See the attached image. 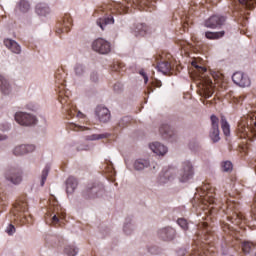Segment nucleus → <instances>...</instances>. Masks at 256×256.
<instances>
[{"instance_id": "obj_1", "label": "nucleus", "mask_w": 256, "mask_h": 256, "mask_svg": "<svg viewBox=\"0 0 256 256\" xmlns=\"http://www.w3.org/2000/svg\"><path fill=\"white\" fill-rule=\"evenodd\" d=\"M105 195V187L101 183L88 184L82 191V197L84 199H99Z\"/></svg>"}, {"instance_id": "obj_2", "label": "nucleus", "mask_w": 256, "mask_h": 256, "mask_svg": "<svg viewBox=\"0 0 256 256\" xmlns=\"http://www.w3.org/2000/svg\"><path fill=\"white\" fill-rule=\"evenodd\" d=\"M4 178L12 185H19L23 181V170L19 167H8L4 172Z\"/></svg>"}, {"instance_id": "obj_3", "label": "nucleus", "mask_w": 256, "mask_h": 256, "mask_svg": "<svg viewBox=\"0 0 256 256\" xmlns=\"http://www.w3.org/2000/svg\"><path fill=\"white\" fill-rule=\"evenodd\" d=\"M194 175L195 171L193 170V164L189 161H184L178 174L180 183H187V181L193 179Z\"/></svg>"}, {"instance_id": "obj_4", "label": "nucleus", "mask_w": 256, "mask_h": 256, "mask_svg": "<svg viewBox=\"0 0 256 256\" xmlns=\"http://www.w3.org/2000/svg\"><path fill=\"white\" fill-rule=\"evenodd\" d=\"M91 47L100 55H109V53H111V43L103 38H97L94 40Z\"/></svg>"}, {"instance_id": "obj_5", "label": "nucleus", "mask_w": 256, "mask_h": 256, "mask_svg": "<svg viewBox=\"0 0 256 256\" xmlns=\"http://www.w3.org/2000/svg\"><path fill=\"white\" fill-rule=\"evenodd\" d=\"M211 121V127L209 131V137L212 142L219 143L221 141V131L219 130V117H217L215 114H212L210 116Z\"/></svg>"}, {"instance_id": "obj_6", "label": "nucleus", "mask_w": 256, "mask_h": 256, "mask_svg": "<svg viewBox=\"0 0 256 256\" xmlns=\"http://www.w3.org/2000/svg\"><path fill=\"white\" fill-rule=\"evenodd\" d=\"M14 119L16 123L22 125L23 127H31L37 123V118L29 113L25 112H16Z\"/></svg>"}, {"instance_id": "obj_7", "label": "nucleus", "mask_w": 256, "mask_h": 256, "mask_svg": "<svg viewBox=\"0 0 256 256\" xmlns=\"http://www.w3.org/2000/svg\"><path fill=\"white\" fill-rule=\"evenodd\" d=\"M232 81L238 87H250L251 86V79L249 76L243 72H235L232 75Z\"/></svg>"}, {"instance_id": "obj_8", "label": "nucleus", "mask_w": 256, "mask_h": 256, "mask_svg": "<svg viewBox=\"0 0 256 256\" xmlns=\"http://www.w3.org/2000/svg\"><path fill=\"white\" fill-rule=\"evenodd\" d=\"M95 115L100 123H109V121H111V111H109L105 106H97L95 109Z\"/></svg>"}, {"instance_id": "obj_9", "label": "nucleus", "mask_w": 256, "mask_h": 256, "mask_svg": "<svg viewBox=\"0 0 256 256\" xmlns=\"http://www.w3.org/2000/svg\"><path fill=\"white\" fill-rule=\"evenodd\" d=\"M225 21V16L213 15L205 21V27H207L208 29H217V27L225 25Z\"/></svg>"}, {"instance_id": "obj_10", "label": "nucleus", "mask_w": 256, "mask_h": 256, "mask_svg": "<svg viewBox=\"0 0 256 256\" xmlns=\"http://www.w3.org/2000/svg\"><path fill=\"white\" fill-rule=\"evenodd\" d=\"M202 97L209 99L213 97V81L209 78H202Z\"/></svg>"}, {"instance_id": "obj_11", "label": "nucleus", "mask_w": 256, "mask_h": 256, "mask_svg": "<svg viewBox=\"0 0 256 256\" xmlns=\"http://www.w3.org/2000/svg\"><path fill=\"white\" fill-rule=\"evenodd\" d=\"M176 231L173 227H164L158 230V237L162 241H173Z\"/></svg>"}, {"instance_id": "obj_12", "label": "nucleus", "mask_w": 256, "mask_h": 256, "mask_svg": "<svg viewBox=\"0 0 256 256\" xmlns=\"http://www.w3.org/2000/svg\"><path fill=\"white\" fill-rule=\"evenodd\" d=\"M159 133L165 141H175V133H173L169 124H162L159 128Z\"/></svg>"}, {"instance_id": "obj_13", "label": "nucleus", "mask_w": 256, "mask_h": 256, "mask_svg": "<svg viewBox=\"0 0 256 256\" xmlns=\"http://www.w3.org/2000/svg\"><path fill=\"white\" fill-rule=\"evenodd\" d=\"M33 151H35V145L22 144V145L16 146L13 150V153L14 155H16V157H19L21 155H27V153H33Z\"/></svg>"}, {"instance_id": "obj_14", "label": "nucleus", "mask_w": 256, "mask_h": 256, "mask_svg": "<svg viewBox=\"0 0 256 256\" xmlns=\"http://www.w3.org/2000/svg\"><path fill=\"white\" fill-rule=\"evenodd\" d=\"M4 45L12 53H15L16 55L21 54V45H19V43H17V41H15L13 39L6 38V39H4Z\"/></svg>"}, {"instance_id": "obj_15", "label": "nucleus", "mask_w": 256, "mask_h": 256, "mask_svg": "<svg viewBox=\"0 0 256 256\" xmlns=\"http://www.w3.org/2000/svg\"><path fill=\"white\" fill-rule=\"evenodd\" d=\"M135 37H145L147 35V31H149V27L144 23H136L132 28Z\"/></svg>"}, {"instance_id": "obj_16", "label": "nucleus", "mask_w": 256, "mask_h": 256, "mask_svg": "<svg viewBox=\"0 0 256 256\" xmlns=\"http://www.w3.org/2000/svg\"><path fill=\"white\" fill-rule=\"evenodd\" d=\"M151 151H153V153H155L156 155H165L168 151L167 147L163 144H161L160 142H154L152 144L149 145Z\"/></svg>"}, {"instance_id": "obj_17", "label": "nucleus", "mask_w": 256, "mask_h": 256, "mask_svg": "<svg viewBox=\"0 0 256 256\" xmlns=\"http://www.w3.org/2000/svg\"><path fill=\"white\" fill-rule=\"evenodd\" d=\"M78 185H79V182L76 180V178L73 176H70L66 180V193L68 195L75 193V189H77Z\"/></svg>"}, {"instance_id": "obj_18", "label": "nucleus", "mask_w": 256, "mask_h": 256, "mask_svg": "<svg viewBox=\"0 0 256 256\" xmlns=\"http://www.w3.org/2000/svg\"><path fill=\"white\" fill-rule=\"evenodd\" d=\"M233 5H242L244 9H248V11H253L255 9L256 0H231Z\"/></svg>"}, {"instance_id": "obj_19", "label": "nucleus", "mask_w": 256, "mask_h": 256, "mask_svg": "<svg viewBox=\"0 0 256 256\" xmlns=\"http://www.w3.org/2000/svg\"><path fill=\"white\" fill-rule=\"evenodd\" d=\"M114 23H115V18H113V16L111 15L104 18H98L96 21V24L98 25V27H100L102 31H105V28L107 27V25H113Z\"/></svg>"}, {"instance_id": "obj_20", "label": "nucleus", "mask_w": 256, "mask_h": 256, "mask_svg": "<svg viewBox=\"0 0 256 256\" xmlns=\"http://www.w3.org/2000/svg\"><path fill=\"white\" fill-rule=\"evenodd\" d=\"M151 163L147 159H137L134 162V169L135 171H143V169H147L150 167Z\"/></svg>"}, {"instance_id": "obj_21", "label": "nucleus", "mask_w": 256, "mask_h": 256, "mask_svg": "<svg viewBox=\"0 0 256 256\" xmlns=\"http://www.w3.org/2000/svg\"><path fill=\"white\" fill-rule=\"evenodd\" d=\"M36 14L40 15V17H45V15H49L51 9L45 3H39L35 8Z\"/></svg>"}, {"instance_id": "obj_22", "label": "nucleus", "mask_w": 256, "mask_h": 256, "mask_svg": "<svg viewBox=\"0 0 256 256\" xmlns=\"http://www.w3.org/2000/svg\"><path fill=\"white\" fill-rule=\"evenodd\" d=\"M0 90L3 95H9L11 93V85L3 76H0Z\"/></svg>"}, {"instance_id": "obj_23", "label": "nucleus", "mask_w": 256, "mask_h": 256, "mask_svg": "<svg viewBox=\"0 0 256 256\" xmlns=\"http://www.w3.org/2000/svg\"><path fill=\"white\" fill-rule=\"evenodd\" d=\"M205 37L206 39H209V40L223 39V37H225V31H219V32L207 31L205 32Z\"/></svg>"}, {"instance_id": "obj_24", "label": "nucleus", "mask_w": 256, "mask_h": 256, "mask_svg": "<svg viewBox=\"0 0 256 256\" xmlns=\"http://www.w3.org/2000/svg\"><path fill=\"white\" fill-rule=\"evenodd\" d=\"M221 129L225 137H229V135H231V126L229 125V122H227V118L225 116H221Z\"/></svg>"}, {"instance_id": "obj_25", "label": "nucleus", "mask_w": 256, "mask_h": 256, "mask_svg": "<svg viewBox=\"0 0 256 256\" xmlns=\"http://www.w3.org/2000/svg\"><path fill=\"white\" fill-rule=\"evenodd\" d=\"M131 221H132L131 217H127L125 219L123 231L126 235H131V233H133V231L135 230V225L131 223Z\"/></svg>"}, {"instance_id": "obj_26", "label": "nucleus", "mask_w": 256, "mask_h": 256, "mask_svg": "<svg viewBox=\"0 0 256 256\" xmlns=\"http://www.w3.org/2000/svg\"><path fill=\"white\" fill-rule=\"evenodd\" d=\"M16 9H18L21 13H28L29 9H31V4L27 0H20L17 3Z\"/></svg>"}, {"instance_id": "obj_27", "label": "nucleus", "mask_w": 256, "mask_h": 256, "mask_svg": "<svg viewBox=\"0 0 256 256\" xmlns=\"http://www.w3.org/2000/svg\"><path fill=\"white\" fill-rule=\"evenodd\" d=\"M157 69L158 71H160L161 73H163L164 75H167V73H171V63L164 61V62H160L157 65Z\"/></svg>"}, {"instance_id": "obj_28", "label": "nucleus", "mask_w": 256, "mask_h": 256, "mask_svg": "<svg viewBox=\"0 0 256 256\" xmlns=\"http://www.w3.org/2000/svg\"><path fill=\"white\" fill-rule=\"evenodd\" d=\"M109 137H111V134L109 133L92 134V135L86 136V141H99L101 139H109Z\"/></svg>"}, {"instance_id": "obj_29", "label": "nucleus", "mask_w": 256, "mask_h": 256, "mask_svg": "<svg viewBox=\"0 0 256 256\" xmlns=\"http://www.w3.org/2000/svg\"><path fill=\"white\" fill-rule=\"evenodd\" d=\"M242 251L244 255H249L251 251H253V248L255 245L250 241H243L241 244Z\"/></svg>"}, {"instance_id": "obj_30", "label": "nucleus", "mask_w": 256, "mask_h": 256, "mask_svg": "<svg viewBox=\"0 0 256 256\" xmlns=\"http://www.w3.org/2000/svg\"><path fill=\"white\" fill-rule=\"evenodd\" d=\"M131 121H133L131 116H124L118 121L117 127H119V129H125Z\"/></svg>"}, {"instance_id": "obj_31", "label": "nucleus", "mask_w": 256, "mask_h": 256, "mask_svg": "<svg viewBox=\"0 0 256 256\" xmlns=\"http://www.w3.org/2000/svg\"><path fill=\"white\" fill-rule=\"evenodd\" d=\"M162 177L165 181H173L175 179V171L173 169L163 170Z\"/></svg>"}, {"instance_id": "obj_32", "label": "nucleus", "mask_w": 256, "mask_h": 256, "mask_svg": "<svg viewBox=\"0 0 256 256\" xmlns=\"http://www.w3.org/2000/svg\"><path fill=\"white\" fill-rule=\"evenodd\" d=\"M74 73L77 77H83V75H85V65L77 63L74 66Z\"/></svg>"}, {"instance_id": "obj_33", "label": "nucleus", "mask_w": 256, "mask_h": 256, "mask_svg": "<svg viewBox=\"0 0 256 256\" xmlns=\"http://www.w3.org/2000/svg\"><path fill=\"white\" fill-rule=\"evenodd\" d=\"M49 171H51V167H49V165H46L41 175V182H40L41 187H44L45 181H47V177H49Z\"/></svg>"}, {"instance_id": "obj_34", "label": "nucleus", "mask_w": 256, "mask_h": 256, "mask_svg": "<svg viewBox=\"0 0 256 256\" xmlns=\"http://www.w3.org/2000/svg\"><path fill=\"white\" fill-rule=\"evenodd\" d=\"M64 253L68 256H76L79 253V248L69 245L65 247Z\"/></svg>"}, {"instance_id": "obj_35", "label": "nucleus", "mask_w": 256, "mask_h": 256, "mask_svg": "<svg viewBox=\"0 0 256 256\" xmlns=\"http://www.w3.org/2000/svg\"><path fill=\"white\" fill-rule=\"evenodd\" d=\"M221 167L224 173H231L233 171V163L231 161L222 162Z\"/></svg>"}, {"instance_id": "obj_36", "label": "nucleus", "mask_w": 256, "mask_h": 256, "mask_svg": "<svg viewBox=\"0 0 256 256\" xmlns=\"http://www.w3.org/2000/svg\"><path fill=\"white\" fill-rule=\"evenodd\" d=\"M65 74H63V70H58L55 74L56 82L60 85L65 83Z\"/></svg>"}, {"instance_id": "obj_37", "label": "nucleus", "mask_w": 256, "mask_h": 256, "mask_svg": "<svg viewBox=\"0 0 256 256\" xmlns=\"http://www.w3.org/2000/svg\"><path fill=\"white\" fill-rule=\"evenodd\" d=\"M177 223L183 231H187L189 229V222H187V219L185 218H178Z\"/></svg>"}, {"instance_id": "obj_38", "label": "nucleus", "mask_w": 256, "mask_h": 256, "mask_svg": "<svg viewBox=\"0 0 256 256\" xmlns=\"http://www.w3.org/2000/svg\"><path fill=\"white\" fill-rule=\"evenodd\" d=\"M71 23H73V20L69 17V16H66V18H64L63 20V30H59V31H69V27H71Z\"/></svg>"}, {"instance_id": "obj_39", "label": "nucleus", "mask_w": 256, "mask_h": 256, "mask_svg": "<svg viewBox=\"0 0 256 256\" xmlns=\"http://www.w3.org/2000/svg\"><path fill=\"white\" fill-rule=\"evenodd\" d=\"M90 81L95 84L99 83V72L92 71L90 73Z\"/></svg>"}, {"instance_id": "obj_40", "label": "nucleus", "mask_w": 256, "mask_h": 256, "mask_svg": "<svg viewBox=\"0 0 256 256\" xmlns=\"http://www.w3.org/2000/svg\"><path fill=\"white\" fill-rule=\"evenodd\" d=\"M188 147L191 151H197V149H199V142L192 140L189 142Z\"/></svg>"}, {"instance_id": "obj_41", "label": "nucleus", "mask_w": 256, "mask_h": 256, "mask_svg": "<svg viewBox=\"0 0 256 256\" xmlns=\"http://www.w3.org/2000/svg\"><path fill=\"white\" fill-rule=\"evenodd\" d=\"M113 89H114L115 93H122L123 92V84L117 82L116 84H114Z\"/></svg>"}, {"instance_id": "obj_42", "label": "nucleus", "mask_w": 256, "mask_h": 256, "mask_svg": "<svg viewBox=\"0 0 256 256\" xmlns=\"http://www.w3.org/2000/svg\"><path fill=\"white\" fill-rule=\"evenodd\" d=\"M16 229H15V225L13 224H9L8 227L6 228V233L8 235H13L15 233Z\"/></svg>"}, {"instance_id": "obj_43", "label": "nucleus", "mask_w": 256, "mask_h": 256, "mask_svg": "<svg viewBox=\"0 0 256 256\" xmlns=\"http://www.w3.org/2000/svg\"><path fill=\"white\" fill-rule=\"evenodd\" d=\"M139 75H141L144 79V83L145 85H147V83H149V76H147V73H145V70L141 69L139 71Z\"/></svg>"}, {"instance_id": "obj_44", "label": "nucleus", "mask_w": 256, "mask_h": 256, "mask_svg": "<svg viewBox=\"0 0 256 256\" xmlns=\"http://www.w3.org/2000/svg\"><path fill=\"white\" fill-rule=\"evenodd\" d=\"M121 69H123V66L119 62L114 63L112 66L113 71H121Z\"/></svg>"}, {"instance_id": "obj_45", "label": "nucleus", "mask_w": 256, "mask_h": 256, "mask_svg": "<svg viewBox=\"0 0 256 256\" xmlns=\"http://www.w3.org/2000/svg\"><path fill=\"white\" fill-rule=\"evenodd\" d=\"M72 129L74 130V131H85V127H83V126H78V125H76V124H73L72 125Z\"/></svg>"}, {"instance_id": "obj_46", "label": "nucleus", "mask_w": 256, "mask_h": 256, "mask_svg": "<svg viewBox=\"0 0 256 256\" xmlns=\"http://www.w3.org/2000/svg\"><path fill=\"white\" fill-rule=\"evenodd\" d=\"M59 214H54L51 218L52 223H59Z\"/></svg>"}, {"instance_id": "obj_47", "label": "nucleus", "mask_w": 256, "mask_h": 256, "mask_svg": "<svg viewBox=\"0 0 256 256\" xmlns=\"http://www.w3.org/2000/svg\"><path fill=\"white\" fill-rule=\"evenodd\" d=\"M106 167H108L109 171L113 169V162L106 160Z\"/></svg>"}, {"instance_id": "obj_48", "label": "nucleus", "mask_w": 256, "mask_h": 256, "mask_svg": "<svg viewBox=\"0 0 256 256\" xmlns=\"http://www.w3.org/2000/svg\"><path fill=\"white\" fill-rule=\"evenodd\" d=\"M196 68L198 69V71H199L200 73H205V72L207 71V68H205V67L196 66Z\"/></svg>"}, {"instance_id": "obj_49", "label": "nucleus", "mask_w": 256, "mask_h": 256, "mask_svg": "<svg viewBox=\"0 0 256 256\" xmlns=\"http://www.w3.org/2000/svg\"><path fill=\"white\" fill-rule=\"evenodd\" d=\"M76 151H87V146H79L76 148Z\"/></svg>"}, {"instance_id": "obj_50", "label": "nucleus", "mask_w": 256, "mask_h": 256, "mask_svg": "<svg viewBox=\"0 0 256 256\" xmlns=\"http://www.w3.org/2000/svg\"><path fill=\"white\" fill-rule=\"evenodd\" d=\"M7 139V136L0 134V141H5Z\"/></svg>"}, {"instance_id": "obj_51", "label": "nucleus", "mask_w": 256, "mask_h": 256, "mask_svg": "<svg viewBox=\"0 0 256 256\" xmlns=\"http://www.w3.org/2000/svg\"><path fill=\"white\" fill-rule=\"evenodd\" d=\"M155 87H161V81H156Z\"/></svg>"}, {"instance_id": "obj_52", "label": "nucleus", "mask_w": 256, "mask_h": 256, "mask_svg": "<svg viewBox=\"0 0 256 256\" xmlns=\"http://www.w3.org/2000/svg\"><path fill=\"white\" fill-rule=\"evenodd\" d=\"M68 115H69L70 117H73V112H72L71 110H68Z\"/></svg>"}, {"instance_id": "obj_53", "label": "nucleus", "mask_w": 256, "mask_h": 256, "mask_svg": "<svg viewBox=\"0 0 256 256\" xmlns=\"http://www.w3.org/2000/svg\"><path fill=\"white\" fill-rule=\"evenodd\" d=\"M203 227H204V229H207V227H208L207 223H204Z\"/></svg>"}, {"instance_id": "obj_54", "label": "nucleus", "mask_w": 256, "mask_h": 256, "mask_svg": "<svg viewBox=\"0 0 256 256\" xmlns=\"http://www.w3.org/2000/svg\"><path fill=\"white\" fill-rule=\"evenodd\" d=\"M70 148H71V145L66 146L67 151H69Z\"/></svg>"}, {"instance_id": "obj_55", "label": "nucleus", "mask_w": 256, "mask_h": 256, "mask_svg": "<svg viewBox=\"0 0 256 256\" xmlns=\"http://www.w3.org/2000/svg\"><path fill=\"white\" fill-rule=\"evenodd\" d=\"M79 115H82V116H83V113H81V112H78V116H79Z\"/></svg>"}, {"instance_id": "obj_56", "label": "nucleus", "mask_w": 256, "mask_h": 256, "mask_svg": "<svg viewBox=\"0 0 256 256\" xmlns=\"http://www.w3.org/2000/svg\"><path fill=\"white\" fill-rule=\"evenodd\" d=\"M206 239H211L210 237H207Z\"/></svg>"}, {"instance_id": "obj_57", "label": "nucleus", "mask_w": 256, "mask_h": 256, "mask_svg": "<svg viewBox=\"0 0 256 256\" xmlns=\"http://www.w3.org/2000/svg\"><path fill=\"white\" fill-rule=\"evenodd\" d=\"M255 201H256V198H255Z\"/></svg>"}]
</instances>
